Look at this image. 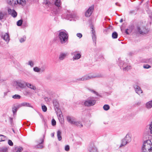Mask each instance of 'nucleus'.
Returning a JSON list of instances; mask_svg holds the SVG:
<instances>
[{
  "label": "nucleus",
  "instance_id": "obj_1",
  "mask_svg": "<svg viewBox=\"0 0 152 152\" xmlns=\"http://www.w3.org/2000/svg\"><path fill=\"white\" fill-rule=\"evenodd\" d=\"M102 77L103 75L101 74H90L85 75L81 78L76 79L75 81L78 82L80 81H86L93 78Z\"/></svg>",
  "mask_w": 152,
  "mask_h": 152
},
{
  "label": "nucleus",
  "instance_id": "obj_2",
  "mask_svg": "<svg viewBox=\"0 0 152 152\" xmlns=\"http://www.w3.org/2000/svg\"><path fill=\"white\" fill-rule=\"evenodd\" d=\"M142 152H152V143L150 140L145 141L143 143Z\"/></svg>",
  "mask_w": 152,
  "mask_h": 152
},
{
  "label": "nucleus",
  "instance_id": "obj_3",
  "mask_svg": "<svg viewBox=\"0 0 152 152\" xmlns=\"http://www.w3.org/2000/svg\"><path fill=\"white\" fill-rule=\"evenodd\" d=\"M58 37L61 43L64 44L67 41L68 36L66 31H61L59 32Z\"/></svg>",
  "mask_w": 152,
  "mask_h": 152
},
{
  "label": "nucleus",
  "instance_id": "obj_4",
  "mask_svg": "<svg viewBox=\"0 0 152 152\" xmlns=\"http://www.w3.org/2000/svg\"><path fill=\"white\" fill-rule=\"evenodd\" d=\"M96 103V100L93 98L89 97L84 101V104L85 106L90 107L94 105Z\"/></svg>",
  "mask_w": 152,
  "mask_h": 152
},
{
  "label": "nucleus",
  "instance_id": "obj_5",
  "mask_svg": "<svg viewBox=\"0 0 152 152\" xmlns=\"http://www.w3.org/2000/svg\"><path fill=\"white\" fill-rule=\"evenodd\" d=\"M132 135L130 133H128L126 135L125 137L123 140L121 146L126 145L131 141Z\"/></svg>",
  "mask_w": 152,
  "mask_h": 152
},
{
  "label": "nucleus",
  "instance_id": "obj_6",
  "mask_svg": "<svg viewBox=\"0 0 152 152\" xmlns=\"http://www.w3.org/2000/svg\"><path fill=\"white\" fill-rule=\"evenodd\" d=\"M17 88L23 89L26 87V82L22 80H19L15 82Z\"/></svg>",
  "mask_w": 152,
  "mask_h": 152
},
{
  "label": "nucleus",
  "instance_id": "obj_7",
  "mask_svg": "<svg viewBox=\"0 0 152 152\" xmlns=\"http://www.w3.org/2000/svg\"><path fill=\"white\" fill-rule=\"evenodd\" d=\"M94 5H92L85 12V15L86 17H88L91 15L94 10Z\"/></svg>",
  "mask_w": 152,
  "mask_h": 152
},
{
  "label": "nucleus",
  "instance_id": "obj_8",
  "mask_svg": "<svg viewBox=\"0 0 152 152\" xmlns=\"http://www.w3.org/2000/svg\"><path fill=\"white\" fill-rule=\"evenodd\" d=\"M65 15L66 18L68 20L70 19V20H71V19H70V18H74L75 16V14H73L69 10H66Z\"/></svg>",
  "mask_w": 152,
  "mask_h": 152
},
{
  "label": "nucleus",
  "instance_id": "obj_9",
  "mask_svg": "<svg viewBox=\"0 0 152 152\" xmlns=\"http://www.w3.org/2000/svg\"><path fill=\"white\" fill-rule=\"evenodd\" d=\"M119 61L120 66H121L122 65H123V69L124 71H128L131 68V66H130L127 65L126 66V65H124L123 64V62L120 59H119Z\"/></svg>",
  "mask_w": 152,
  "mask_h": 152
},
{
  "label": "nucleus",
  "instance_id": "obj_10",
  "mask_svg": "<svg viewBox=\"0 0 152 152\" xmlns=\"http://www.w3.org/2000/svg\"><path fill=\"white\" fill-rule=\"evenodd\" d=\"M137 30L141 34H145L146 32V29L142 26H137Z\"/></svg>",
  "mask_w": 152,
  "mask_h": 152
},
{
  "label": "nucleus",
  "instance_id": "obj_11",
  "mask_svg": "<svg viewBox=\"0 0 152 152\" xmlns=\"http://www.w3.org/2000/svg\"><path fill=\"white\" fill-rule=\"evenodd\" d=\"M78 52L76 51L74 52L71 53V54L72 55L74 56L73 58V60H78L81 58V55L80 53H76Z\"/></svg>",
  "mask_w": 152,
  "mask_h": 152
},
{
  "label": "nucleus",
  "instance_id": "obj_12",
  "mask_svg": "<svg viewBox=\"0 0 152 152\" xmlns=\"http://www.w3.org/2000/svg\"><path fill=\"white\" fill-rule=\"evenodd\" d=\"M91 29L92 39L94 42L96 43V37L95 34V31L94 30V26L93 25H91Z\"/></svg>",
  "mask_w": 152,
  "mask_h": 152
},
{
  "label": "nucleus",
  "instance_id": "obj_13",
  "mask_svg": "<svg viewBox=\"0 0 152 152\" xmlns=\"http://www.w3.org/2000/svg\"><path fill=\"white\" fill-rule=\"evenodd\" d=\"M8 12L9 15H10L13 18H15L17 15V12L14 10H12L10 8H8Z\"/></svg>",
  "mask_w": 152,
  "mask_h": 152
},
{
  "label": "nucleus",
  "instance_id": "obj_14",
  "mask_svg": "<svg viewBox=\"0 0 152 152\" xmlns=\"http://www.w3.org/2000/svg\"><path fill=\"white\" fill-rule=\"evenodd\" d=\"M57 114L58 116V118L60 122L61 123H63L64 121V118L61 111L60 110H58Z\"/></svg>",
  "mask_w": 152,
  "mask_h": 152
},
{
  "label": "nucleus",
  "instance_id": "obj_15",
  "mask_svg": "<svg viewBox=\"0 0 152 152\" xmlns=\"http://www.w3.org/2000/svg\"><path fill=\"white\" fill-rule=\"evenodd\" d=\"M67 54L66 53H60L58 56V60L60 61L63 60L67 56Z\"/></svg>",
  "mask_w": 152,
  "mask_h": 152
},
{
  "label": "nucleus",
  "instance_id": "obj_16",
  "mask_svg": "<svg viewBox=\"0 0 152 152\" xmlns=\"http://www.w3.org/2000/svg\"><path fill=\"white\" fill-rule=\"evenodd\" d=\"M88 150L90 152H98L96 148L93 144L89 147Z\"/></svg>",
  "mask_w": 152,
  "mask_h": 152
},
{
  "label": "nucleus",
  "instance_id": "obj_17",
  "mask_svg": "<svg viewBox=\"0 0 152 152\" xmlns=\"http://www.w3.org/2000/svg\"><path fill=\"white\" fill-rule=\"evenodd\" d=\"M17 0H7V4L12 7L15 6L17 5Z\"/></svg>",
  "mask_w": 152,
  "mask_h": 152
},
{
  "label": "nucleus",
  "instance_id": "obj_18",
  "mask_svg": "<svg viewBox=\"0 0 152 152\" xmlns=\"http://www.w3.org/2000/svg\"><path fill=\"white\" fill-rule=\"evenodd\" d=\"M54 4L55 5L58 7L59 10L61 9V0H55Z\"/></svg>",
  "mask_w": 152,
  "mask_h": 152
},
{
  "label": "nucleus",
  "instance_id": "obj_19",
  "mask_svg": "<svg viewBox=\"0 0 152 152\" xmlns=\"http://www.w3.org/2000/svg\"><path fill=\"white\" fill-rule=\"evenodd\" d=\"M134 88L135 89L136 93L138 94H140L142 93V91L140 87L137 86L135 85L134 86Z\"/></svg>",
  "mask_w": 152,
  "mask_h": 152
},
{
  "label": "nucleus",
  "instance_id": "obj_20",
  "mask_svg": "<svg viewBox=\"0 0 152 152\" xmlns=\"http://www.w3.org/2000/svg\"><path fill=\"white\" fill-rule=\"evenodd\" d=\"M145 107L146 108L148 109L151 108L152 107V100L146 103Z\"/></svg>",
  "mask_w": 152,
  "mask_h": 152
},
{
  "label": "nucleus",
  "instance_id": "obj_21",
  "mask_svg": "<svg viewBox=\"0 0 152 152\" xmlns=\"http://www.w3.org/2000/svg\"><path fill=\"white\" fill-rule=\"evenodd\" d=\"M21 107V105H20L19 104H18L16 106H14L12 108V112L13 113L14 115L15 114L18 109Z\"/></svg>",
  "mask_w": 152,
  "mask_h": 152
},
{
  "label": "nucleus",
  "instance_id": "obj_22",
  "mask_svg": "<svg viewBox=\"0 0 152 152\" xmlns=\"http://www.w3.org/2000/svg\"><path fill=\"white\" fill-rule=\"evenodd\" d=\"M26 86L31 89L34 90H35L36 89V87L30 83L26 82Z\"/></svg>",
  "mask_w": 152,
  "mask_h": 152
},
{
  "label": "nucleus",
  "instance_id": "obj_23",
  "mask_svg": "<svg viewBox=\"0 0 152 152\" xmlns=\"http://www.w3.org/2000/svg\"><path fill=\"white\" fill-rule=\"evenodd\" d=\"M66 119L68 121L72 124H73L75 121L74 118L71 117L69 116H67Z\"/></svg>",
  "mask_w": 152,
  "mask_h": 152
},
{
  "label": "nucleus",
  "instance_id": "obj_24",
  "mask_svg": "<svg viewBox=\"0 0 152 152\" xmlns=\"http://www.w3.org/2000/svg\"><path fill=\"white\" fill-rule=\"evenodd\" d=\"M17 5L19 4L22 6H24L26 4L25 0H17Z\"/></svg>",
  "mask_w": 152,
  "mask_h": 152
},
{
  "label": "nucleus",
  "instance_id": "obj_25",
  "mask_svg": "<svg viewBox=\"0 0 152 152\" xmlns=\"http://www.w3.org/2000/svg\"><path fill=\"white\" fill-rule=\"evenodd\" d=\"M7 14L6 12L3 11H0V20H1L3 19L4 16Z\"/></svg>",
  "mask_w": 152,
  "mask_h": 152
},
{
  "label": "nucleus",
  "instance_id": "obj_26",
  "mask_svg": "<svg viewBox=\"0 0 152 152\" xmlns=\"http://www.w3.org/2000/svg\"><path fill=\"white\" fill-rule=\"evenodd\" d=\"M40 142H38L39 144L37 145V147L38 148H41L43 147L42 145V144L43 143L44 141V140L43 138L41 139H40Z\"/></svg>",
  "mask_w": 152,
  "mask_h": 152
},
{
  "label": "nucleus",
  "instance_id": "obj_27",
  "mask_svg": "<svg viewBox=\"0 0 152 152\" xmlns=\"http://www.w3.org/2000/svg\"><path fill=\"white\" fill-rule=\"evenodd\" d=\"M73 124L80 128L82 127L83 126V125L80 121H75Z\"/></svg>",
  "mask_w": 152,
  "mask_h": 152
},
{
  "label": "nucleus",
  "instance_id": "obj_28",
  "mask_svg": "<svg viewBox=\"0 0 152 152\" xmlns=\"http://www.w3.org/2000/svg\"><path fill=\"white\" fill-rule=\"evenodd\" d=\"M61 132L60 130H58L57 132V137L58 140L59 141H60L62 139L61 137Z\"/></svg>",
  "mask_w": 152,
  "mask_h": 152
},
{
  "label": "nucleus",
  "instance_id": "obj_29",
  "mask_svg": "<svg viewBox=\"0 0 152 152\" xmlns=\"http://www.w3.org/2000/svg\"><path fill=\"white\" fill-rule=\"evenodd\" d=\"M8 148L7 147H2L0 148V152H8Z\"/></svg>",
  "mask_w": 152,
  "mask_h": 152
},
{
  "label": "nucleus",
  "instance_id": "obj_30",
  "mask_svg": "<svg viewBox=\"0 0 152 152\" xmlns=\"http://www.w3.org/2000/svg\"><path fill=\"white\" fill-rule=\"evenodd\" d=\"M19 105H21V107L22 106H27V107H32L31 106L30 104L29 103H27V102H23V103H22L20 104H19Z\"/></svg>",
  "mask_w": 152,
  "mask_h": 152
},
{
  "label": "nucleus",
  "instance_id": "obj_31",
  "mask_svg": "<svg viewBox=\"0 0 152 152\" xmlns=\"http://www.w3.org/2000/svg\"><path fill=\"white\" fill-rule=\"evenodd\" d=\"M3 39L7 42L9 41L10 39L8 34L7 33H5L3 36Z\"/></svg>",
  "mask_w": 152,
  "mask_h": 152
},
{
  "label": "nucleus",
  "instance_id": "obj_32",
  "mask_svg": "<svg viewBox=\"0 0 152 152\" xmlns=\"http://www.w3.org/2000/svg\"><path fill=\"white\" fill-rule=\"evenodd\" d=\"M28 65H29L31 67H33L34 66V63L32 61H29L27 63Z\"/></svg>",
  "mask_w": 152,
  "mask_h": 152
},
{
  "label": "nucleus",
  "instance_id": "obj_33",
  "mask_svg": "<svg viewBox=\"0 0 152 152\" xmlns=\"http://www.w3.org/2000/svg\"><path fill=\"white\" fill-rule=\"evenodd\" d=\"M44 3L45 4L48 5V6H51L52 4L48 0H44Z\"/></svg>",
  "mask_w": 152,
  "mask_h": 152
},
{
  "label": "nucleus",
  "instance_id": "obj_34",
  "mask_svg": "<svg viewBox=\"0 0 152 152\" xmlns=\"http://www.w3.org/2000/svg\"><path fill=\"white\" fill-rule=\"evenodd\" d=\"M12 97L13 98L15 99H19L20 98L21 96L18 94H15L12 96Z\"/></svg>",
  "mask_w": 152,
  "mask_h": 152
},
{
  "label": "nucleus",
  "instance_id": "obj_35",
  "mask_svg": "<svg viewBox=\"0 0 152 152\" xmlns=\"http://www.w3.org/2000/svg\"><path fill=\"white\" fill-rule=\"evenodd\" d=\"M41 69L37 67H34L33 68L34 71L36 72H40L41 71Z\"/></svg>",
  "mask_w": 152,
  "mask_h": 152
},
{
  "label": "nucleus",
  "instance_id": "obj_36",
  "mask_svg": "<svg viewBox=\"0 0 152 152\" xmlns=\"http://www.w3.org/2000/svg\"><path fill=\"white\" fill-rule=\"evenodd\" d=\"M118 34L115 32H113L112 34V37L113 38L115 39L117 38Z\"/></svg>",
  "mask_w": 152,
  "mask_h": 152
},
{
  "label": "nucleus",
  "instance_id": "obj_37",
  "mask_svg": "<svg viewBox=\"0 0 152 152\" xmlns=\"http://www.w3.org/2000/svg\"><path fill=\"white\" fill-rule=\"evenodd\" d=\"M104 109L105 110H107L110 109V106L108 104H105L103 107Z\"/></svg>",
  "mask_w": 152,
  "mask_h": 152
},
{
  "label": "nucleus",
  "instance_id": "obj_38",
  "mask_svg": "<svg viewBox=\"0 0 152 152\" xmlns=\"http://www.w3.org/2000/svg\"><path fill=\"white\" fill-rule=\"evenodd\" d=\"M23 23V20H18L17 22V25L18 26H21Z\"/></svg>",
  "mask_w": 152,
  "mask_h": 152
},
{
  "label": "nucleus",
  "instance_id": "obj_39",
  "mask_svg": "<svg viewBox=\"0 0 152 152\" xmlns=\"http://www.w3.org/2000/svg\"><path fill=\"white\" fill-rule=\"evenodd\" d=\"M26 39V37L23 36V37L20 38L19 39V41L20 42L22 43L25 41Z\"/></svg>",
  "mask_w": 152,
  "mask_h": 152
},
{
  "label": "nucleus",
  "instance_id": "obj_40",
  "mask_svg": "<svg viewBox=\"0 0 152 152\" xmlns=\"http://www.w3.org/2000/svg\"><path fill=\"white\" fill-rule=\"evenodd\" d=\"M23 148L21 147H17L15 148V152H21Z\"/></svg>",
  "mask_w": 152,
  "mask_h": 152
},
{
  "label": "nucleus",
  "instance_id": "obj_41",
  "mask_svg": "<svg viewBox=\"0 0 152 152\" xmlns=\"http://www.w3.org/2000/svg\"><path fill=\"white\" fill-rule=\"evenodd\" d=\"M5 137L2 135H0V141H4L5 140Z\"/></svg>",
  "mask_w": 152,
  "mask_h": 152
},
{
  "label": "nucleus",
  "instance_id": "obj_42",
  "mask_svg": "<svg viewBox=\"0 0 152 152\" xmlns=\"http://www.w3.org/2000/svg\"><path fill=\"white\" fill-rule=\"evenodd\" d=\"M151 67V66L147 64H145L143 66V68L145 69H148L150 68Z\"/></svg>",
  "mask_w": 152,
  "mask_h": 152
},
{
  "label": "nucleus",
  "instance_id": "obj_43",
  "mask_svg": "<svg viewBox=\"0 0 152 152\" xmlns=\"http://www.w3.org/2000/svg\"><path fill=\"white\" fill-rule=\"evenodd\" d=\"M42 109L43 111L44 112H45L47 110V108L46 107L45 105L42 106Z\"/></svg>",
  "mask_w": 152,
  "mask_h": 152
},
{
  "label": "nucleus",
  "instance_id": "obj_44",
  "mask_svg": "<svg viewBox=\"0 0 152 152\" xmlns=\"http://www.w3.org/2000/svg\"><path fill=\"white\" fill-rule=\"evenodd\" d=\"M149 129L150 130V132L152 134V121L151 122V124L149 125Z\"/></svg>",
  "mask_w": 152,
  "mask_h": 152
},
{
  "label": "nucleus",
  "instance_id": "obj_45",
  "mask_svg": "<svg viewBox=\"0 0 152 152\" xmlns=\"http://www.w3.org/2000/svg\"><path fill=\"white\" fill-rule=\"evenodd\" d=\"M69 145H66L65 146V150L66 151H69Z\"/></svg>",
  "mask_w": 152,
  "mask_h": 152
},
{
  "label": "nucleus",
  "instance_id": "obj_46",
  "mask_svg": "<svg viewBox=\"0 0 152 152\" xmlns=\"http://www.w3.org/2000/svg\"><path fill=\"white\" fill-rule=\"evenodd\" d=\"M56 121L53 119L52 121V124L53 126H55L56 125Z\"/></svg>",
  "mask_w": 152,
  "mask_h": 152
},
{
  "label": "nucleus",
  "instance_id": "obj_47",
  "mask_svg": "<svg viewBox=\"0 0 152 152\" xmlns=\"http://www.w3.org/2000/svg\"><path fill=\"white\" fill-rule=\"evenodd\" d=\"M8 144L10 146H12L13 145V143L12 141L10 140H9L8 141Z\"/></svg>",
  "mask_w": 152,
  "mask_h": 152
},
{
  "label": "nucleus",
  "instance_id": "obj_48",
  "mask_svg": "<svg viewBox=\"0 0 152 152\" xmlns=\"http://www.w3.org/2000/svg\"><path fill=\"white\" fill-rule=\"evenodd\" d=\"M76 35L77 36L80 38H81L82 37V34L80 33H77Z\"/></svg>",
  "mask_w": 152,
  "mask_h": 152
},
{
  "label": "nucleus",
  "instance_id": "obj_49",
  "mask_svg": "<svg viewBox=\"0 0 152 152\" xmlns=\"http://www.w3.org/2000/svg\"><path fill=\"white\" fill-rule=\"evenodd\" d=\"M130 13L131 14H135L136 13L135 11L133 10H131L130 12Z\"/></svg>",
  "mask_w": 152,
  "mask_h": 152
},
{
  "label": "nucleus",
  "instance_id": "obj_50",
  "mask_svg": "<svg viewBox=\"0 0 152 152\" xmlns=\"http://www.w3.org/2000/svg\"><path fill=\"white\" fill-rule=\"evenodd\" d=\"M10 123L12 124V118L10 117Z\"/></svg>",
  "mask_w": 152,
  "mask_h": 152
},
{
  "label": "nucleus",
  "instance_id": "obj_51",
  "mask_svg": "<svg viewBox=\"0 0 152 152\" xmlns=\"http://www.w3.org/2000/svg\"><path fill=\"white\" fill-rule=\"evenodd\" d=\"M129 30L128 29H126L125 30V33L127 34H129V33L128 32V31Z\"/></svg>",
  "mask_w": 152,
  "mask_h": 152
},
{
  "label": "nucleus",
  "instance_id": "obj_52",
  "mask_svg": "<svg viewBox=\"0 0 152 152\" xmlns=\"http://www.w3.org/2000/svg\"><path fill=\"white\" fill-rule=\"evenodd\" d=\"M90 91H91V92H93V93H95V94H97V93L95 91H94V90H91Z\"/></svg>",
  "mask_w": 152,
  "mask_h": 152
},
{
  "label": "nucleus",
  "instance_id": "obj_53",
  "mask_svg": "<svg viewBox=\"0 0 152 152\" xmlns=\"http://www.w3.org/2000/svg\"><path fill=\"white\" fill-rule=\"evenodd\" d=\"M54 133H52L51 134V136L52 137H54Z\"/></svg>",
  "mask_w": 152,
  "mask_h": 152
},
{
  "label": "nucleus",
  "instance_id": "obj_54",
  "mask_svg": "<svg viewBox=\"0 0 152 152\" xmlns=\"http://www.w3.org/2000/svg\"><path fill=\"white\" fill-rule=\"evenodd\" d=\"M120 22L121 23H122V22H123V19H121L120 20Z\"/></svg>",
  "mask_w": 152,
  "mask_h": 152
},
{
  "label": "nucleus",
  "instance_id": "obj_55",
  "mask_svg": "<svg viewBox=\"0 0 152 152\" xmlns=\"http://www.w3.org/2000/svg\"><path fill=\"white\" fill-rule=\"evenodd\" d=\"M118 3H115L116 5H118ZM118 5L119 6H120V5Z\"/></svg>",
  "mask_w": 152,
  "mask_h": 152
},
{
  "label": "nucleus",
  "instance_id": "obj_56",
  "mask_svg": "<svg viewBox=\"0 0 152 152\" xmlns=\"http://www.w3.org/2000/svg\"><path fill=\"white\" fill-rule=\"evenodd\" d=\"M149 151H150V150H147V152H149Z\"/></svg>",
  "mask_w": 152,
  "mask_h": 152
},
{
  "label": "nucleus",
  "instance_id": "obj_57",
  "mask_svg": "<svg viewBox=\"0 0 152 152\" xmlns=\"http://www.w3.org/2000/svg\"><path fill=\"white\" fill-rule=\"evenodd\" d=\"M25 26H27V25L26 23H25Z\"/></svg>",
  "mask_w": 152,
  "mask_h": 152
},
{
  "label": "nucleus",
  "instance_id": "obj_58",
  "mask_svg": "<svg viewBox=\"0 0 152 152\" xmlns=\"http://www.w3.org/2000/svg\"><path fill=\"white\" fill-rule=\"evenodd\" d=\"M24 24H24V23H23V25H24Z\"/></svg>",
  "mask_w": 152,
  "mask_h": 152
},
{
  "label": "nucleus",
  "instance_id": "obj_59",
  "mask_svg": "<svg viewBox=\"0 0 152 152\" xmlns=\"http://www.w3.org/2000/svg\"><path fill=\"white\" fill-rule=\"evenodd\" d=\"M1 23L0 22V25H1Z\"/></svg>",
  "mask_w": 152,
  "mask_h": 152
}]
</instances>
